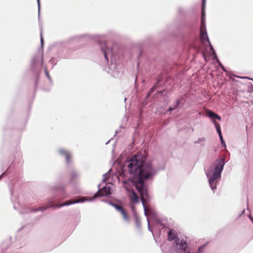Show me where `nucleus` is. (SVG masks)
Wrapping results in <instances>:
<instances>
[{"mask_svg":"<svg viewBox=\"0 0 253 253\" xmlns=\"http://www.w3.org/2000/svg\"><path fill=\"white\" fill-rule=\"evenodd\" d=\"M125 166L128 171L133 175L131 181L140 195L142 202L145 207V198L148 197V190L143 181L149 179L153 174L154 170L152 165L144 164L141 156L134 155L126 162ZM144 208L146 211V208Z\"/></svg>","mask_w":253,"mask_h":253,"instance_id":"f257e3e1","label":"nucleus"},{"mask_svg":"<svg viewBox=\"0 0 253 253\" xmlns=\"http://www.w3.org/2000/svg\"><path fill=\"white\" fill-rule=\"evenodd\" d=\"M224 165L223 159L217 160L211 167L210 171L207 173V176L209 178V183L212 190L216 188L214 181L220 177Z\"/></svg>","mask_w":253,"mask_h":253,"instance_id":"f03ea898","label":"nucleus"},{"mask_svg":"<svg viewBox=\"0 0 253 253\" xmlns=\"http://www.w3.org/2000/svg\"><path fill=\"white\" fill-rule=\"evenodd\" d=\"M81 201V200H69L68 201L64 202H63L62 204H49L47 206L40 207L38 209L32 210V211H43L45 210L46 209H47L48 208H60V207H63V206H68V205H71V204H75V203H77L80 202Z\"/></svg>","mask_w":253,"mask_h":253,"instance_id":"7ed1b4c3","label":"nucleus"},{"mask_svg":"<svg viewBox=\"0 0 253 253\" xmlns=\"http://www.w3.org/2000/svg\"><path fill=\"white\" fill-rule=\"evenodd\" d=\"M174 249L178 253L184 252L187 253V249L188 244L187 242L183 240H180L179 238H177L173 244Z\"/></svg>","mask_w":253,"mask_h":253,"instance_id":"20e7f679","label":"nucleus"},{"mask_svg":"<svg viewBox=\"0 0 253 253\" xmlns=\"http://www.w3.org/2000/svg\"><path fill=\"white\" fill-rule=\"evenodd\" d=\"M112 205L117 211L120 212L125 220L129 221V217L123 207L116 204H112Z\"/></svg>","mask_w":253,"mask_h":253,"instance_id":"39448f33","label":"nucleus"},{"mask_svg":"<svg viewBox=\"0 0 253 253\" xmlns=\"http://www.w3.org/2000/svg\"><path fill=\"white\" fill-rule=\"evenodd\" d=\"M111 194L110 189L109 187H105L103 188L100 189L97 192H96L94 198H97L100 196H107Z\"/></svg>","mask_w":253,"mask_h":253,"instance_id":"423d86ee","label":"nucleus"},{"mask_svg":"<svg viewBox=\"0 0 253 253\" xmlns=\"http://www.w3.org/2000/svg\"><path fill=\"white\" fill-rule=\"evenodd\" d=\"M100 44L101 50L104 54V56H105V58L107 60H108V57H107V54H109V53H112V50L109 49L107 47V43L106 42H101L100 43Z\"/></svg>","mask_w":253,"mask_h":253,"instance_id":"0eeeda50","label":"nucleus"},{"mask_svg":"<svg viewBox=\"0 0 253 253\" xmlns=\"http://www.w3.org/2000/svg\"><path fill=\"white\" fill-rule=\"evenodd\" d=\"M200 38L202 41L207 40L210 42L205 25H202L200 29Z\"/></svg>","mask_w":253,"mask_h":253,"instance_id":"6e6552de","label":"nucleus"},{"mask_svg":"<svg viewBox=\"0 0 253 253\" xmlns=\"http://www.w3.org/2000/svg\"><path fill=\"white\" fill-rule=\"evenodd\" d=\"M129 197L131 204H136L139 202V197L133 189L131 190Z\"/></svg>","mask_w":253,"mask_h":253,"instance_id":"1a4fd4ad","label":"nucleus"},{"mask_svg":"<svg viewBox=\"0 0 253 253\" xmlns=\"http://www.w3.org/2000/svg\"><path fill=\"white\" fill-rule=\"evenodd\" d=\"M168 240L169 241H172L174 240V241L177 239V238H179L177 237V233L175 230L173 229H170L168 234Z\"/></svg>","mask_w":253,"mask_h":253,"instance_id":"9d476101","label":"nucleus"},{"mask_svg":"<svg viewBox=\"0 0 253 253\" xmlns=\"http://www.w3.org/2000/svg\"><path fill=\"white\" fill-rule=\"evenodd\" d=\"M207 115L211 119H217L219 120H221V118L216 114L214 113L211 110H207L206 112Z\"/></svg>","mask_w":253,"mask_h":253,"instance_id":"9b49d317","label":"nucleus"},{"mask_svg":"<svg viewBox=\"0 0 253 253\" xmlns=\"http://www.w3.org/2000/svg\"><path fill=\"white\" fill-rule=\"evenodd\" d=\"M214 124L215 126L217 133H219V132H221L219 124L218 123L216 122L215 121H214Z\"/></svg>","mask_w":253,"mask_h":253,"instance_id":"f8f14e48","label":"nucleus"},{"mask_svg":"<svg viewBox=\"0 0 253 253\" xmlns=\"http://www.w3.org/2000/svg\"><path fill=\"white\" fill-rule=\"evenodd\" d=\"M64 156L66 158L67 162H70L71 159V156L69 152H68L67 153H65V155Z\"/></svg>","mask_w":253,"mask_h":253,"instance_id":"ddd939ff","label":"nucleus"},{"mask_svg":"<svg viewBox=\"0 0 253 253\" xmlns=\"http://www.w3.org/2000/svg\"><path fill=\"white\" fill-rule=\"evenodd\" d=\"M179 104V101L178 100H176L175 105L173 107H170L169 109V111H173L175 108H176Z\"/></svg>","mask_w":253,"mask_h":253,"instance_id":"4468645a","label":"nucleus"},{"mask_svg":"<svg viewBox=\"0 0 253 253\" xmlns=\"http://www.w3.org/2000/svg\"><path fill=\"white\" fill-rule=\"evenodd\" d=\"M218 134L219 136L220 137V141H221V142L222 144L225 145V142L223 140V137H222V134H221V132H219V133H218Z\"/></svg>","mask_w":253,"mask_h":253,"instance_id":"2eb2a0df","label":"nucleus"},{"mask_svg":"<svg viewBox=\"0 0 253 253\" xmlns=\"http://www.w3.org/2000/svg\"><path fill=\"white\" fill-rule=\"evenodd\" d=\"M59 152L62 155L65 156V153H67L68 152L66 151V150H65L64 149H61V150H60Z\"/></svg>","mask_w":253,"mask_h":253,"instance_id":"dca6fc26","label":"nucleus"},{"mask_svg":"<svg viewBox=\"0 0 253 253\" xmlns=\"http://www.w3.org/2000/svg\"><path fill=\"white\" fill-rule=\"evenodd\" d=\"M41 40L42 44V43H43V38H42V33L41 34Z\"/></svg>","mask_w":253,"mask_h":253,"instance_id":"f3484780","label":"nucleus"},{"mask_svg":"<svg viewBox=\"0 0 253 253\" xmlns=\"http://www.w3.org/2000/svg\"><path fill=\"white\" fill-rule=\"evenodd\" d=\"M206 0H202V5L203 8L204 7Z\"/></svg>","mask_w":253,"mask_h":253,"instance_id":"a211bd4d","label":"nucleus"},{"mask_svg":"<svg viewBox=\"0 0 253 253\" xmlns=\"http://www.w3.org/2000/svg\"><path fill=\"white\" fill-rule=\"evenodd\" d=\"M153 88H152L151 90H150V93L148 94V96L150 95V93H151L152 92V91H153Z\"/></svg>","mask_w":253,"mask_h":253,"instance_id":"6ab92c4d","label":"nucleus"},{"mask_svg":"<svg viewBox=\"0 0 253 253\" xmlns=\"http://www.w3.org/2000/svg\"><path fill=\"white\" fill-rule=\"evenodd\" d=\"M131 208H132V209L133 210H134V206L133 205H132L131 206Z\"/></svg>","mask_w":253,"mask_h":253,"instance_id":"aec40b11","label":"nucleus"},{"mask_svg":"<svg viewBox=\"0 0 253 253\" xmlns=\"http://www.w3.org/2000/svg\"><path fill=\"white\" fill-rule=\"evenodd\" d=\"M250 219H251V220L252 221V222L253 223V217H251Z\"/></svg>","mask_w":253,"mask_h":253,"instance_id":"412c9836","label":"nucleus"},{"mask_svg":"<svg viewBox=\"0 0 253 253\" xmlns=\"http://www.w3.org/2000/svg\"><path fill=\"white\" fill-rule=\"evenodd\" d=\"M39 5L40 4V0H37Z\"/></svg>","mask_w":253,"mask_h":253,"instance_id":"4be33fe9","label":"nucleus"},{"mask_svg":"<svg viewBox=\"0 0 253 253\" xmlns=\"http://www.w3.org/2000/svg\"><path fill=\"white\" fill-rule=\"evenodd\" d=\"M126 188L128 191H129V189L127 187H126Z\"/></svg>","mask_w":253,"mask_h":253,"instance_id":"5701e85b","label":"nucleus"},{"mask_svg":"<svg viewBox=\"0 0 253 253\" xmlns=\"http://www.w3.org/2000/svg\"><path fill=\"white\" fill-rule=\"evenodd\" d=\"M214 53L215 54V51H213V54Z\"/></svg>","mask_w":253,"mask_h":253,"instance_id":"b1692460","label":"nucleus"},{"mask_svg":"<svg viewBox=\"0 0 253 253\" xmlns=\"http://www.w3.org/2000/svg\"><path fill=\"white\" fill-rule=\"evenodd\" d=\"M46 74H47V76H48V75H48V73L47 72H46Z\"/></svg>","mask_w":253,"mask_h":253,"instance_id":"393cba45","label":"nucleus"}]
</instances>
